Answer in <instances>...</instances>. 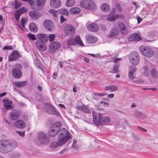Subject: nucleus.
Instances as JSON below:
<instances>
[{"label": "nucleus", "mask_w": 158, "mask_h": 158, "mask_svg": "<svg viewBox=\"0 0 158 158\" xmlns=\"http://www.w3.org/2000/svg\"><path fill=\"white\" fill-rule=\"evenodd\" d=\"M67 135L65 130L62 129V130L59 132L57 135L58 140L52 142L50 144V147L52 149H54L65 144L71 138V136H67Z\"/></svg>", "instance_id": "nucleus-1"}, {"label": "nucleus", "mask_w": 158, "mask_h": 158, "mask_svg": "<svg viewBox=\"0 0 158 158\" xmlns=\"http://www.w3.org/2000/svg\"><path fill=\"white\" fill-rule=\"evenodd\" d=\"M17 146L15 142L8 140H0V152L6 153L13 151Z\"/></svg>", "instance_id": "nucleus-2"}, {"label": "nucleus", "mask_w": 158, "mask_h": 158, "mask_svg": "<svg viewBox=\"0 0 158 158\" xmlns=\"http://www.w3.org/2000/svg\"><path fill=\"white\" fill-rule=\"evenodd\" d=\"M81 6L85 9L91 10H95L96 6L94 2L91 0H82L80 2Z\"/></svg>", "instance_id": "nucleus-3"}, {"label": "nucleus", "mask_w": 158, "mask_h": 158, "mask_svg": "<svg viewBox=\"0 0 158 158\" xmlns=\"http://www.w3.org/2000/svg\"><path fill=\"white\" fill-rule=\"evenodd\" d=\"M139 49L141 52L145 57H150L154 55L153 50L148 47L140 46Z\"/></svg>", "instance_id": "nucleus-4"}, {"label": "nucleus", "mask_w": 158, "mask_h": 158, "mask_svg": "<svg viewBox=\"0 0 158 158\" xmlns=\"http://www.w3.org/2000/svg\"><path fill=\"white\" fill-rule=\"evenodd\" d=\"M14 67L12 70L13 76L15 78L19 79L21 77L22 74L21 72L22 65L19 64H17L14 66Z\"/></svg>", "instance_id": "nucleus-5"}, {"label": "nucleus", "mask_w": 158, "mask_h": 158, "mask_svg": "<svg viewBox=\"0 0 158 158\" xmlns=\"http://www.w3.org/2000/svg\"><path fill=\"white\" fill-rule=\"evenodd\" d=\"M64 35L67 36H70L73 35L75 32L74 27L72 25L68 24L64 26Z\"/></svg>", "instance_id": "nucleus-6"}, {"label": "nucleus", "mask_w": 158, "mask_h": 158, "mask_svg": "<svg viewBox=\"0 0 158 158\" xmlns=\"http://www.w3.org/2000/svg\"><path fill=\"white\" fill-rule=\"evenodd\" d=\"M129 60L133 64H138L139 61V57L138 53L135 52H133L130 53L129 55Z\"/></svg>", "instance_id": "nucleus-7"}, {"label": "nucleus", "mask_w": 158, "mask_h": 158, "mask_svg": "<svg viewBox=\"0 0 158 158\" xmlns=\"http://www.w3.org/2000/svg\"><path fill=\"white\" fill-rule=\"evenodd\" d=\"M46 110L49 114L59 116L60 115V113L57 111L53 106L49 103L46 104Z\"/></svg>", "instance_id": "nucleus-8"}, {"label": "nucleus", "mask_w": 158, "mask_h": 158, "mask_svg": "<svg viewBox=\"0 0 158 158\" xmlns=\"http://www.w3.org/2000/svg\"><path fill=\"white\" fill-rule=\"evenodd\" d=\"M93 118V122L97 126L101 125L102 121V114L99 113L98 115L94 111L92 112Z\"/></svg>", "instance_id": "nucleus-9"}, {"label": "nucleus", "mask_w": 158, "mask_h": 158, "mask_svg": "<svg viewBox=\"0 0 158 158\" xmlns=\"http://www.w3.org/2000/svg\"><path fill=\"white\" fill-rule=\"evenodd\" d=\"M115 10L114 8H113L110 10V14L108 15V17L107 18V20L112 21L115 20L118 18L119 16L118 15H114Z\"/></svg>", "instance_id": "nucleus-10"}, {"label": "nucleus", "mask_w": 158, "mask_h": 158, "mask_svg": "<svg viewBox=\"0 0 158 158\" xmlns=\"http://www.w3.org/2000/svg\"><path fill=\"white\" fill-rule=\"evenodd\" d=\"M21 56L19 52L17 51H14L9 56L8 60L10 62L15 61L17 60Z\"/></svg>", "instance_id": "nucleus-11"}, {"label": "nucleus", "mask_w": 158, "mask_h": 158, "mask_svg": "<svg viewBox=\"0 0 158 158\" xmlns=\"http://www.w3.org/2000/svg\"><path fill=\"white\" fill-rule=\"evenodd\" d=\"M61 127L60 124L58 122H56L53 124L52 127V128L54 129H56V131L58 132V134L59 132L62 130V129H64L67 133V136H71V134L68 131H67L65 128H62L60 130H59L60 128Z\"/></svg>", "instance_id": "nucleus-12"}, {"label": "nucleus", "mask_w": 158, "mask_h": 158, "mask_svg": "<svg viewBox=\"0 0 158 158\" xmlns=\"http://www.w3.org/2000/svg\"><path fill=\"white\" fill-rule=\"evenodd\" d=\"M61 44L57 42L51 43L49 45V51L50 53H54L55 50L60 47Z\"/></svg>", "instance_id": "nucleus-13"}, {"label": "nucleus", "mask_w": 158, "mask_h": 158, "mask_svg": "<svg viewBox=\"0 0 158 158\" xmlns=\"http://www.w3.org/2000/svg\"><path fill=\"white\" fill-rule=\"evenodd\" d=\"M20 115V111L19 110L15 109L12 110L10 115L11 118L13 120H15L19 118Z\"/></svg>", "instance_id": "nucleus-14"}, {"label": "nucleus", "mask_w": 158, "mask_h": 158, "mask_svg": "<svg viewBox=\"0 0 158 158\" xmlns=\"http://www.w3.org/2000/svg\"><path fill=\"white\" fill-rule=\"evenodd\" d=\"M44 26L48 30L52 31L54 28V27L52 22L50 20H46L44 21Z\"/></svg>", "instance_id": "nucleus-15"}, {"label": "nucleus", "mask_w": 158, "mask_h": 158, "mask_svg": "<svg viewBox=\"0 0 158 158\" xmlns=\"http://www.w3.org/2000/svg\"><path fill=\"white\" fill-rule=\"evenodd\" d=\"M136 71L135 67L132 66L130 67V70L128 73V77L130 79L133 80L135 78Z\"/></svg>", "instance_id": "nucleus-16"}, {"label": "nucleus", "mask_w": 158, "mask_h": 158, "mask_svg": "<svg viewBox=\"0 0 158 158\" xmlns=\"http://www.w3.org/2000/svg\"><path fill=\"white\" fill-rule=\"evenodd\" d=\"M85 39L87 43L89 44H93L98 40V38L90 35H87L85 36Z\"/></svg>", "instance_id": "nucleus-17"}, {"label": "nucleus", "mask_w": 158, "mask_h": 158, "mask_svg": "<svg viewBox=\"0 0 158 158\" xmlns=\"http://www.w3.org/2000/svg\"><path fill=\"white\" fill-rule=\"evenodd\" d=\"M14 125L16 127L20 129L23 128L26 126L25 123L21 120H18L15 121Z\"/></svg>", "instance_id": "nucleus-18"}, {"label": "nucleus", "mask_w": 158, "mask_h": 158, "mask_svg": "<svg viewBox=\"0 0 158 158\" xmlns=\"http://www.w3.org/2000/svg\"><path fill=\"white\" fill-rule=\"evenodd\" d=\"M35 44L36 46L40 51H44L46 49V46L43 42L37 40L35 42Z\"/></svg>", "instance_id": "nucleus-19"}, {"label": "nucleus", "mask_w": 158, "mask_h": 158, "mask_svg": "<svg viewBox=\"0 0 158 158\" xmlns=\"http://www.w3.org/2000/svg\"><path fill=\"white\" fill-rule=\"evenodd\" d=\"M129 41H138L141 40V38L137 33H133L128 38Z\"/></svg>", "instance_id": "nucleus-20"}, {"label": "nucleus", "mask_w": 158, "mask_h": 158, "mask_svg": "<svg viewBox=\"0 0 158 158\" xmlns=\"http://www.w3.org/2000/svg\"><path fill=\"white\" fill-rule=\"evenodd\" d=\"M120 32L123 35L126 34L128 32V31L126 26L123 23H120L118 24Z\"/></svg>", "instance_id": "nucleus-21"}, {"label": "nucleus", "mask_w": 158, "mask_h": 158, "mask_svg": "<svg viewBox=\"0 0 158 158\" xmlns=\"http://www.w3.org/2000/svg\"><path fill=\"white\" fill-rule=\"evenodd\" d=\"M119 33V30L117 28L114 27L112 29L108 35L109 37H112L118 35Z\"/></svg>", "instance_id": "nucleus-22"}, {"label": "nucleus", "mask_w": 158, "mask_h": 158, "mask_svg": "<svg viewBox=\"0 0 158 158\" xmlns=\"http://www.w3.org/2000/svg\"><path fill=\"white\" fill-rule=\"evenodd\" d=\"M29 15L32 19H36L39 17L41 15L36 10H32L29 13Z\"/></svg>", "instance_id": "nucleus-23"}, {"label": "nucleus", "mask_w": 158, "mask_h": 158, "mask_svg": "<svg viewBox=\"0 0 158 158\" xmlns=\"http://www.w3.org/2000/svg\"><path fill=\"white\" fill-rule=\"evenodd\" d=\"M50 4L52 7L57 8L60 6L61 3L60 0H51Z\"/></svg>", "instance_id": "nucleus-24"}, {"label": "nucleus", "mask_w": 158, "mask_h": 158, "mask_svg": "<svg viewBox=\"0 0 158 158\" xmlns=\"http://www.w3.org/2000/svg\"><path fill=\"white\" fill-rule=\"evenodd\" d=\"M87 28L88 30L91 31H96L99 29L98 25L95 23H92L89 25Z\"/></svg>", "instance_id": "nucleus-25"}, {"label": "nucleus", "mask_w": 158, "mask_h": 158, "mask_svg": "<svg viewBox=\"0 0 158 158\" xmlns=\"http://www.w3.org/2000/svg\"><path fill=\"white\" fill-rule=\"evenodd\" d=\"M110 118L108 116L102 117V121L101 122V125H108L110 121Z\"/></svg>", "instance_id": "nucleus-26"}, {"label": "nucleus", "mask_w": 158, "mask_h": 158, "mask_svg": "<svg viewBox=\"0 0 158 158\" xmlns=\"http://www.w3.org/2000/svg\"><path fill=\"white\" fill-rule=\"evenodd\" d=\"M73 41L75 44H76L81 46L83 47L84 45L82 42L80 36L78 35H77L75 37Z\"/></svg>", "instance_id": "nucleus-27"}, {"label": "nucleus", "mask_w": 158, "mask_h": 158, "mask_svg": "<svg viewBox=\"0 0 158 158\" xmlns=\"http://www.w3.org/2000/svg\"><path fill=\"white\" fill-rule=\"evenodd\" d=\"M37 37L41 42H47L48 40V36L45 34H38Z\"/></svg>", "instance_id": "nucleus-28"}, {"label": "nucleus", "mask_w": 158, "mask_h": 158, "mask_svg": "<svg viewBox=\"0 0 158 158\" xmlns=\"http://www.w3.org/2000/svg\"><path fill=\"white\" fill-rule=\"evenodd\" d=\"M101 9L104 12H108L110 10V6L106 3H103L101 6Z\"/></svg>", "instance_id": "nucleus-29"}, {"label": "nucleus", "mask_w": 158, "mask_h": 158, "mask_svg": "<svg viewBox=\"0 0 158 158\" xmlns=\"http://www.w3.org/2000/svg\"><path fill=\"white\" fill-rule=\"evenodd\" d=\"M77 108L79 110L82 111L83 112L87 113H90V110L85 106H79Z\"/></svg>", "instance_id": "nucleus-30"}, {"label": "nucleus", "mask_w": 158, "mask_h": 158, "mask_svg": "<svg viewBox=\"0 0 158 158\" xmlns=\"http://www.w3.org/2000/svg\"><path fill=\"white\" fill-rule=\"evenodd\" d=\"M81 11V9L78 7H73L71 8L69 12L72 15L78 14Z\"/></svg>", "instance_id": "nucleus-31"}, {"label": "nucleus", "mask_w": 158, "mask_h": 158, "mask_svg": "<svg viewBox=\"0 0 158 158\" xmlns=\"http://www.w3.org/2000/svg\"><path fill=\"white\" fill-rule=\"evenodd\" d=\"M27 82L26 81L15 82V86L17 87H21L26 85Z\"/></svg>", "instance_id": "nucleus-32"}, {"label": "nucleus", "mask_w": 158, "mask_h": 158, "mask_svg": "<svg viewBox=\"0 0 158 158\" xmlns=\"http://www.w3.org/2000/svg\"><path fill=\"white\" fill-rule=\"evenodd\" d=\"M57 133V135L58 132L56 131V129H54L51 127L49 130L48 135L50 136L54 137L56 135Z\"/></svg>", "instance_id": "nucleus-33"}, {"label": "nucleus", "mask_w": 158, "mask_h": 158, "mask_svg": "<svg viewBox=\"0 0 158 158\" xmlns=\"http://www.w3.org/2000/svg\"><path fill=\"white\" fill-rule=\"evenodd\" d=\"M151 74L152 77L154 79L158 78V72L156 69L153 68L151 70Z\"/></svg>", "instance_id": "nucleus-34"}, {"label": "nucleus", "mask_w": 158, "mask_h": 158, "mask_svg": "<svg viewBox=\"0 0 158 158\" xmlns=\"http://www.w3.org/2000/svg\"><path fill=\"white\" fill-rule=\"evenodd\" d=\"M118 87L115 85H111L109 86H106L105 88V90L107 91H110L112 92L117 90Z\"/></svg>", "instance_id": "nucleus-35"}, {"label": "nucleus", "mask_w": 158, "mask_h": 158, "mask_svg": "<svg viewBox=\"0 0 158 158\" xmlns=\"http://www.w3.org/2000/svg\"><path fill=\"white\" fill-rule=\"evenodd\" d=\"M135 116L139 119H143L145 117V116L140 112L136 111L135 112Z\"/></svg>", "instance_id": "nucleus-36"}, {"label": "nucleus", "mask_w": 158, "mask_h": 158, "mask_svg": "<svg viewBox=\"0 0 158 158\" xmlns=\"http://www.w3.org/2000/svg\"><path fill=\"white\" fill-rule=\"evenodd\" d=\"M29 29L33 32H35L37 31L36 26L34 23H31L30 25Z\"/></svg>", "instance_id": "nucleus-37"}, {"label": "nucleus", "mask_w": 158, "mask_h": 158, "mask_svg": "<svg viewBox=\"0 0 158 158\" xmlns=\"http://www.w3.org/2000/svg\"><path fill=\"white\" fill-rule=\"evenodd\" d=\"M57 13L66 16H68L69 15L68 10L65 9H59L57 11Z\"/></svg>", "instance_id": "nucleus-38"}, {"label": "nucleus", "mask_w": 158, "mask_h": 158, "mask_svg": "<svg viewBox=\"0 0 158 158\" xmlns=\"http://www.w3.org/2000/svg\"><path fill=\"white\" fill-rule=\"evenodd\" d=\"M75 3V0H67L66 5L67 7H70L74 5Z\"/></svg>", "instance_id": "nucleus-39"}, {"label": "nucleus", "mask_w": 158, "mask_h": 158, "mask_svg": "<svg viewBox=\"0 0 158 158\" xmlns=\"http://www.w3.org/2000/svg\"><path fill=\"white\" fill-rule=\"evenodd\" d=\"M39 141L41 143L46 145L49 143L50 142V140L47 137H46L43 139H42V141L39 140Z\"/></svg>", "instance_id": "nucleus-40"}, {"label": "nucleus", "mask_w": 158, "mask_h": 158, "mask_svg": "<svg viewBox=\"0 0 158 158\" xmlns=\"http://www.w3.org/2000/svg\"><path fill=\"white\" fill-rule=\"evenodd\" d=\"M47 137L46 134L43 132H41L38 133V139L39 140L42 141V139Z\"/></svg>", "instance_id": "nucleus-41"}, {"label": "nucleus", "mask_w": 158, "mask_h": 158, "mask_svg": "<svg viewBox=\"0 0 158 158\" xmlns=\"http://www.w3.org/2000/svg\"><path fill=\"white\" fill-rule=\"evenodd\" d=\"M150 73L148 68V67L145 66L144 68V71L143 73V74L144 76L146 77L148 76Z\"/></svg>", "instance_id": "nucleus-42"}, {"label": "nucleus", "mask_w": 158, "mask_h": 158, "mask_svg": "<svg viewBox=\"0 0 158 158\" xmlns=\"http://www.w3.org/2000/svg\"><path fill=\"white\" fill-rule=\"evenodd\" d=\"M3 102L4 103V106H5L6 105H8L9 104H12V102L7 99L6 98H4Z\"/></svg>", "instance_id": "nucleus-43"}, {"label": "nucleus", "mask_w": 158, "mask_h": 158, "mask_svg": "<svg viewBox=\"0 0 158 158\" xmlns=\"http://www.w3.org/2000/svg\"><path fill=\"white\" fill-rule=\"evenodd\" d=\"M21 14L17 10L15 12V17L17 21H19Z\"/></svg>", "instance_id": "nucleus-44"}, {"label": "nucleus", "mask_w": 158, "mask_h": 158, "mask_svg": "<svg viewBox=\"0 0 158 158\" xmlns=\"http://www.w3.org/2000/svg\"><path fill=\"white\" fill-rule=\"evenodd\" d=\"M46 0H37V5L38 6L44 5L46 2Z\"/></svg>", "instance_id": "nucleus-45"}, {"label": "nucleus", "mask_w": 158, "mask_h": 158, "mask_svg": "<svg viewBox=\"0 0 158 158\" xmlns=\"http://www.w3.org/2000/svg\"><path fill=\"white\" fill-rule=\"evenodd\" d=\"M56 35L54 34L50 35L48 36L49 41L51 42L54 41Z\"/></svg>", "instance_id": "nucleus-46"}, {"label": "nucleus", "mask_w": 158, "mask_h": 158, "mask_svg": "<svg viewBox=\"0 0 158 158\" xmlns=\"http://www.w3.org/2000/svg\"><path fill=\"white\" fill-rule=\"evenodd\" d=\"M77 141L75 139H74L73 144H72V147L75 149H79V147L77 145Z\"/></svg>", "instance_id": "nucleus-47"}, {"label": "nucleus", "mask_w": 158, "mask_h": 158, "mask_svg": "<svg viewBox=\"0 0 158 158\" xmlns=\"http://www.w3.org/2000/svg\"><path fill=\"white\" fill-rule=\"evenodd\" d=\"M27 36L30 39L32 40H35L37 39L36 37L34 34L29 33L27 35Z\"/></svg>", "instance_id": "nucleus-48"}, {"label": "nucleus", "mask_w": 158, "mask_h": 158, "mask_svg": "<svg viewBox=\"0 0 158 158\" xmlns=\"http://www.w3.org/2000/svg\"><path fill=\"white\" fill-rule=\"evenodd\" d=\"M132 135L134 139L138 141L140 139V137L137 134L134 132L132 133Z\"/></svg>", "instance_id": "nucleus-49"}, {"label": "nucleus", "mask_w": 158, "mask_h": 158, "mask_svg": "<svg viewBox=\"0 0 158 158\" xmlns=\"http://www.w3.org/2000/svg\"><path fill=\"white\" fill-rule=\"evenodd\" d=\"M27 23V20L25 18H22L21 20V25L22 26L24 27V25L25 23Z\"/></svg>", "instance_id": "nucleus-50"}, {"label": "nucleus", "mask_w": 158, "mask_h": 158, "mask_svg": "<svg viewBox=\"0 0 158 158\" xmlns=\"http://www.w3.org/2000/svg\"><path fill=\"white\" fill-rule=\"evenodd\" d=\"M49 12L52 14L54 17H57V12L54 10H49Z\"/></svg>", "instance_id": "nucleus-51"}, {"label": "nucleus", "mask_w": 158, "mask_h": 158, "mask_svg": "<svg viewBox=\"0 0 158 158\" xmlns=\"http://www.w3.org/2000/svg\"><path fill=\"white\" fill-rule=\"evenodd\" d=\"M118 67L119 66L118 65H116L115 66H114L113 69V73H117L119 72V69H118Z\"/></svg>", "instance_id": "nucleus-52"}, {"label": "nucleus", "mask_w": 158, "mask_h": 158, "mask_svg": "<svg viewBox=\"0 0 158 158\" xmlns=\"http://www.w3.org/2000/svg\"><path fill=\"white\" fill-rule=\"evenodd\" d=\"M11 105V104L6 105L4 106L6 110H11L13 109L14 108L13 106Z\"/></svg>", "instance_id": "nucleus-53"}, {"label": "nucleus", "mask_w": 158, "mask_h": 158, "mask_svg": "<svg viewBox=\"0 0 158 158\" xmlns=\"http://www.w3.org/2000/svg\"><path fill=\"white\" fill-rule=\"evenodd\" d=\"M21 14L25 13L26 11V10L24 7H22L19 8L17 10Z\"/></svg>", "instance_id": "nucleus-54"}, {"label": "nucleus", "mask_w": 158, "mask_h": 158, "mask_svg": "<svg viewBox=\"0 0 158 158\" xmlns=\"http://www.w3.org/2000/svg\"><path fill=\"white\" fill-rule=\"evenodd\" d=\"M20 6L21 4L19 2L16 0L15 1V7L16 9H17Z\"/></svg>", "instance_id": "nucleus-55"}, {"label": "nucleus", "mask_w": 158, "mask_h": 158, "mask_svg": "<svg viewBox=\"0 0 158 158\" xmlns=\"http://www.w3.org/2000/svg\"><path fill=\"white\" fill-rule=\"evenodd\" d=\"M67 45L70 46L72 45H74L75 44V43H73L72 39H70L67 41Z\"/></svg>", "instance_id": "nucleus-56"}, {"label": "nucleus", "mask_w": 158, "mask_h": 158, "mask_svg": "<svg viewBox=\"0 0 158 158\" xmlns=\"http://www.w3.org/2000/svg\"><path fill=\"white\" fill-rule=\"evenodd\" d=\"M106 94V93H94V95L96 96H105Z\"/></svg>", "instance_id": "nucleus-57"}, {"label": "nucleus", "mask_w": 158, "mask_h": 158, "mask_svg": "<svg viewBox=\"0 0 158 158\" xmlns=\"http://www.w3.org/2000/svg\"><path fill=\"white\" fill-rule=\"evenodd\" d=\"M25 131L21 132L19 131H16V133L18 134L19 135H20L21 137H23L25 135Z\"/></svg>", "instance_id": "nucleus-58"}, {"label": "nucleus", "mask_w": 158, "mask_h": 158, "mask_svg": "<svg viewBox=\"0 0 158 158\" xmlns=\"http://www.w3.org/2000/svg\"><path fill=\"white\" fill-rule=\"evenodd\" d=\"M12 49L13 47L11 46H4L3 48V50H12Z\"/></svg>", "instance_id": "nucleus-59"}, {"label": "nucleus", "mask_w": 158, "mask_h": 158, "mask_svg": "<svg viewBox=\"0 0 158 158\" xmlns=\"http://www.w3.org/2000/svg\"><path fill=\"white\" fill-rule=\"evenodd\" d=\"M116 7L119 11H120L121 10V7L119 3H117L116 4Z\"/></svg>", "instance_id": "nucleus-60"}, {"label": "nucleus", "mask_w": 158, "mask_h": 158, "mask_svg": "<svg viewBox=\"0 0 158 158\" xmlns=\"http://www.w3.org/2000/svg\"><path fill=\"white\" fill-rule=\"evenodd\" d=\"M68 150V149L67 148H65L63 149L61 151H60L59 152V153L60 154H63V153H64L65 152L67 151Z\"/></svg>", "instance_id": "nucleus-61"}, {"label": "nucleus", "mask_w": 158, "mask_h": 158, "mask_svg": "<svg viewBox=\"0 0 158 158\" xmlns=\"http://www.w3.org/2000/svg\"><path fill=\"white\" fill-rule=\"evenodd\" d=\"M100 29L103 31H105L106 30V27L102 24H101L100 25Z\"/></svg>", "instance_id": "nucleus-62"}, {"label": "nucleus", "mask_w": 158, "mask_h": 158, "mask_svg": "<svg viewBox=\"0 0 158 158\" xmlns=\"http://www.w3.org/2000/svg\"><path fill=\"white\" fill-rule=\"evenodd\" d=\"M122 59L120 58H116L114 59V62L115 63H117L118 62L121 60Z\"/></svg>", "instance_id": "nucleus-63"}, {"label": "nucleus", "mask_w": 158, "mask_h": 158, "mask_svg": "<svg viewBox=\"0 0 158 158\" xmlns=\"http://www.w3.org/2000/svg\"><path fill=\"white\" fill-rule=\"evenodd\" d=\"M60 22L61 23H63L66 19L63 16L61 15L60 17Z\"/></svg>", "instance_id": "nucleus-64"}]
</instances>
